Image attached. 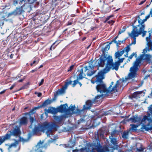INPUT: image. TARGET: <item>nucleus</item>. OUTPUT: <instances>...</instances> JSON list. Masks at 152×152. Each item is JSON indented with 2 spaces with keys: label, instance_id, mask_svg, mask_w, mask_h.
<instances>
[{
  "label": "nucleus",
  "instance_id": "obj_48",
  "mask_svg": "<svg viewBox=\"0 0 152 152\" xmlns=\"http://www.w3.org/2000/svg\"><path fill=\"white\" fill-rule=\"evenodd\" d=\"M110 18L109 17V16L107 17L106 19L104 21V22L105 23L107 22L108 20L110 19Z\"/></svg>",
  "mask_w": 152,
  "mask_h": 152
},
{
  "label": "nucleus",
  "instance_id": "obj_20",
  "mask_svg": "<svg viewBox=\"0 0 152 152\" xmlns=\"http://www.w3.org/2000/svg\"><path fill=\"white\" fill-rule=\"evenodd\" d=\"M66 88H65L64 86L61 89L58 90L57 92V94L58 95L62 94L64 93L65 90Z\"/></svg>",
  "mask_w": 152,
  "mask_h": 152
},
{
  "label": "nucleus",
  "instance_id": "obj_61",
  "mask_svg": "<svg viewBox=\"0 0 152 152\" xmlns=\"http://www.w3.org/2000/svg\"><path fill=\"white\" fill-rule=\"evenodd\" d=\"M148 71L152 72V70H149Z\"/></svg>",
  "mask_w": 152,
  "mask_h": 152
},
{
  "label": "nucleus",
  "instance_id": "obj_44",
  "mask_svg": "<svg viewBox=\"0 0 152 152\" xmlns=\"http://www.w3.org/2000/svg\"><path fill=\"white\" fill-rule=\"evenodd\" d=\"M125 31V28H123V29L121 31H120L119 32L118 34H121L122 33L124 32Z\"/></svg>",
  "mask_w": 152,
  "mask_h": 152
},
{
  "label": "nucleus",
  "instance_id": "obj_2",
  "mask_svg": "<svg viewBox=\"0 0 152 152\" xmlns=\"http://www.w3.org/2000/svg\"><path fill=\"white\" fill-rule=\"evenodd\" d=\"M124 59V58H119L118 61L114 63L111 56L109 55L107 57L102 56L97 60V62L98 65L100 66L103 67L106 64L105 67L104 69V72L107 73L111 69L118 70L120 63L123 62Z\"/></svg>",
  "mask_w": 152,
  "mask_h": 152
},
{
  "label": "nucleus",
  "instance_id": "obj_5",
  "mask_svg": "<svg viewBox=\"0 0 152 152\" xmlns=\"http://www.w3.org/2000/svg\"><path fill=\"white\" fill-rule=\"evenodd\" d=\"M132 122L137 124H142L143 125L149 126L152 123L151 116L149 114L148 116L144 115L141 120V118L138 115H135L133 116L129 119Z\"/></svg>",
  "mask_w": 152,
  "mask_h": 152
},
{
  "label": "nucleus",
  "instance_id": "obj_24",
  "mask_svg": "<svg viewBox=\"0 0 152 152\" xmlns=\"http://www.w3.org/2000/svg\"><path fill=\"white\" fill-rule=\"evenodd\" d=\"M148 115L147 116H148V115L149 114L150 116H151V118H152V115H151L152 114V104L148 107Z\"/></svg>",
  "mask_w": 152,
  "mask_h": 152
},
{
  "label": "nucleus",
  "instance_id": "obj_63",
  "mask_svg": "<svg viewBox=\"0 0 152 152\" xmlns=\"http://www.w3.org/2000/svg\"><path fill=\"white\" fill-rule=\"evenodd\" d=\"M148 6H149V5H147V7H148Z\"/></svg>",
  "mask_w": 152,
  "mask_h": 152
},
{
  "label": "nucleus",
  "instance_id": "obj_12",
  "mask_svg": "<svg viewBox=\"0 0 152 152\" xmlns=\"http://www.w3.org/2000/svg\"><path fill=\"white\" fill-rule=\"evenodd\" d=\"M19 140H15V142L14 143H12L10 145H7L8 146V149L9 150H10V149L11 148H16L18 144V142L19 141H21L23 142L27 141V140H25L23 138H21L20 137H19Z\"/></svg>",
  "mask_w": 152,
  "mask_h": 152
},
{
  "label": "nucleus",
  "instance_id": "obj_3",
  "mask_svg": "<svg viewBox=\"0 0 152 152\" xmlns=\"http://www.w3.org/2000/svg\"><path fill=\"white\" fill-rule=\"evenodd\" d=\"M145 60L146 62L152 65V56L148 54H142L140 58H136L133 64V66L130 69V73L129 74L127 79H131L137 77V72L141 65L142 60Z\"/></svg>",
  "mask_w": 152,
  "mask_h": 152
},
{
  "label": "nucleus",
  "instance_id": "obj_22",
  "mask_svg": "<svg viewBox=\"0 0 152 152\" xmlns=\"http://www.w3.org/2000/svg\"><path fill=\"white\" fill-rule=\"evenodd\" d=\"M141 124H130V126H131V129L132 130H136L137 128Z\"/></svg>",
  "mask_w": 152,
  "mask_h": 152
},
{
  "label": "nucleus",
  "instance_id": "obj_19",
  "mask_svg": "<svg viewBox=\"0 0 152 152\" xmlns=\"http://www.w3.org/2000/svg\"><path fill=\"white\" fill-rule=\"evenodd\" d=\"M111 142L115 146L113 147V149H115L118 148V145L116 139L115 138H112L111 139Z\"/></svg>",
  "mask_w": 152,
  "mask_h": 152
},
{
  "label": "nucleus",
  "instance_id": "obj_53",
  "mask_svg": "<svg viewBox=\"0 0 152 152\" xmlns=\"http://www.w3.org/2000/svg\"><path fill=\"white\" fill-rule=\"evenodd\" d=\"M13 56H14V55L13 54H11L10 56V58H13Z\"/></svg>",
  "mask_w": 152,
  "mask_h": 152
},
{
  "label": "nucleus",
  "instance_id": "obj_4",
  "mask_svg": "<svg viewBox=\"0 0 152 152\" xmlns=\"http://www.w3.org/2000/svg\"><path fill=\"white\" fill-rule=\"evenodd\" d=\"M133 28L131 32L129 33V36L134 39V41L131 44H135L136 43V37L142 34V37L146 35L147 31H144V26L142 25H138L136 26H133Z\"/></svg>",
  "mask_w": 152,
  "mask_h": 152
},
{
  "label": "nucleus",
  "instance_id": "obj_36",
  "mask_svg": "<svg viewBox=\"0 0 152 152\" xmlns=\"http://www.w3.org/2000/svg\"><path fill=\"white\" fill-rule=\"evenodd\" d=\"M53 108L52 107L50 108V109H48L47 110L48 113H53Z\"/></svg>",
  "mask_w": 152,
  "mask_h": 152
},
{
  "label": "nucleus",
  "instance_id": "obj_52",
  "mask_svg": "<svg viewBox=\"0 0 152 152\" xmlns=\"http://www.w3.org/2000/svg\"><path fill=\"white\" fill-rule=\"evenodd\" d=\"M37 70V69H34V70H32L31 72H32V73H33V72H35V71H36Z\"/></svg>",
  "mask_w": 152,
  "mask_h": 152
},
{
  "label": "nucleus",
  "instance_id": "obj_28",
  "mask_svg": "<svg viewBox=\"0 0 152 152\" xmlns=\"http://www.w3.org/2000/svg\"><path fill=\"white\" fill-rule=\"evenodd\" d=\"M134 56H135V57L136 58L137 57V55L136 53H133L130 56L128 57V60L130 61V60L132 59Z\"/></svg>",
  "mask_w": 152,
  "mask_h": 152
},
{
  "label": "nucleus",
  "instance_id": "obj_14",
  "mask_svg": "<svg viewBox=\"0 0 152 152\" xmlns=\"http://www.w3.org/2000/svg\"><path fill=\"white\" fill-rule=\"evenodd\" d=\"M43 142H41V141L38 142L35 146V152H42V150L44 147L43 145Z\"/></svg>",
  "mask_w": 152,
  "mask_h": 152
},
{
  "label": "nucleus",
  "instance_id": "obj_26",
  "mask_svg": "<svg viewBox=\"0 0 152 152\" xmlns=\"http://www.w3.org/2000/svg\"><path fill=\"white\" fill-rule=\"evenodd\" d=\"M110 48V44L107 45L104 48L102 49V51L103 52H106L109 50Z\"/></svg>",
  "mask_w": 152,
  "mask_h": 152
},
{
  "label": "nucleus",
  "instance_id": "obj_9",
  "mask_svg": "<svg viewBox=\"0 0 152 152\" xmlns=\"http://www.w3.org/2000/svg\"><path fill=\"white\" fill-rule=\"evenodd\" d=\"M102 97L104 96H102L101 95H98L95 97V99L93 101H91L90 100H88L86 103V105H84L83 106V109L86 110L89 109L92 103H96L98 102H100L102 99Z\"/></svg>",
  "mask_w": 152,
  "mask_h": 152
},
{
  "label": "nucleus",
  "instance_id": "obj_39",
  "mask_svg": "<svg viewBox=\"0 0 152 152\" xmlns=\"http://www.w3.org/2000/svg\"><path fill=\"white\" fill-rule=\"evenodd\" d=\"M77 80H75L74 81V83L73 84V86L74 87L77 83H78V81Z\"/></svg>",
  "mask_w": 152,
  "mask_h": 152
},
{
  "label": "nucleus",
  "instance_id": "obj_37",
  "mask_svg": "<svg viewBox=\"0 0 152 152\" xmlns=\"http://www.w3.org/2000/svg\"><path fill=\"white\" fill-rule=\"evenodd\" d=\"M125 50V51L127 53H128V52L130 51V48L129 46H128L126 47L124 49Z\"/></svg>",
  "mask_w": 152,
  "mask_h": 152
},
{
  "label": "nucleus",
  "instance_id": "obj_54",
  "mask_svg": "<svg viewBox=\"0 0 152 152\" xmlns=\"http://www.w3.org/2000/svg\"><path fill=\"white\" fill-rule=\"evenodd\" d=\"M128 53H126V54L125 55V56L126 57H128Z\"/></svg>",
  "mask_w": 152,
  "mask_h": 152
},
{
  "label": "nucleus",
  "instance_id": "obj_8",
  "mask_svg": "<svg viewBox=\"0 0 152 152\" xmlns=\"http://www.w3.org/2000/svg\"><path fill=\"white\" fill-rule=\"evenodd\" d=\"M94 148H91V146H89L87 148H85L80 149V152H109L108 148L106 146L102 147L100 144L96 145Z\"/></svg>",
  "mask_w": 152,
  "mask_h": 152
},
{
  "label": "nucleus",
  "instance_id": "obj_27",
  "mask_svg": "<svg viewBox=\"0 0 152 152\" xmlns=\"http://www.w3.org/2000/svg\"><path fill=\"white\" fill-rule=\"evenodd\" d=\"M37 108V107H35L33 109H32V110H31L30 112L28 113H25V115H31V114H32L34 113V110H36Z\"/></svg>",
  "mask_w": 152,
  "mask_h": 152
},
{
  "label": "nucleus",
  "instance_id": "obj_6",
  "mask_svg": "<svg viewBox=\"0 0 152 152\" xmlns=\"http://www.w3.org/2000/svg\"><path fill=\"white\" fill-rule=\"evenodd\" d=\"M52 126L47 122H45L41 125H39L38 126H35L33 131L34 133L37 134L39 132H43L47 130L46 133L48 136L50 137V134L52 133Z\"/></svg>",
  "mask_w": 152,
  "mask_h": 152
},
{
  "label": "nucleus",
  "instance_id": "obj_35",
  "mask_svg": "<svg viewBox=\"0 0 152 152\" xmlns=\"http://www.w3.org/2000/svg\"><path fill=\"white\" fill-rule=\"evenodd\" d=\"M150 49L148 47H146L143 50V51L142 52L143 53V54H145V53H147L148 51H149Z\"/></svg>",
  "mask_w": 152,
  "mask_h": 152
},
{
  "label": "nucleus",
  "instance_id": "obj_51",
  "mask_svg": "<svg viewBox=\"0 0 152 152\" xmlns=\"http://www.w3.org/2000/svg\"><path fill=\"white\" fill-rule=\"evenodd\" d=\"M145 0H144V1H141L140 2V3L139 4V5H141V4H142L144 3L145 2Z\"/></svg>",
  "mask_w": 152,
  "mask_h": 152
},
{
  "label": "nucleus",
  "instance_id": "obj_38",
  "mask_svg": "<svg viewBox=\"0 0 152 152\" xmlns=\"http://www.w3.org/2000/svg\"><path fill=\"white\" fill-rule=\"evenodd\" d=\"M39 62V60L38 59H37L35 60H34L33 62L31 64V66H32L33 64H37Z\"/></svg>",
  "mask_w": 152,
  "mask_h": 152
},
{
  "label": "nucleus",
  "instance_id": "obj_16",
  "mask_svg": "<svg viewBox=\"0 0 152 152\" xmlns=\"http://www.w3.org/2000/svg\"><path fill=\"white\" fill-rule=\"evenodd\" d=\"M66 106H67V105H61L58 108L59 111L61 113L67 112L68 110L66 108Z\"/></svg>",
  "mask_w": 152,
  "mask_h": 152
},
{
  "label": "nucleus",
  "instance_id": "obj_7",
  "mask_svg": "<svg viewBox=\"0 0 152 152\" xmlns=\"http://www.w3.org/2000/svg\"><path fill=\"white\" fill-rule=\"evenodd\" d=\"M20 134V128L18 126L12 130L8 131L4 136L0 137V144L1 145L5 141L10 139L12 136H19Z\"/></svg>",
  "mask_w": 152,
  "mask_h": 152
},
{
  "label": "nucleus",
  "instance_id": "obj_45",
  "mask_svg": "<svg viewBox=\"0 0 152 152\" xmlns=\"http://www.w3.org/2000/svg\"><path fill=\"white\" fill-rule=\"evenodd\" d=\"M56 42H54V43H53V44L51 45V47H50V50H51L52 48H53V49H54L55 48V47H53V45L55 44V43H56Z\"/></svg>",
  "mask_w": 152,
  "mask_h": 152
},
{
  "label": "nucleus",
  "instance_id": "obj_15",
  "mask_svg": "<svg viewBox=\"0 0 152 152\" xmlns=\"http://www.w3.org/2000/svg\"><path fill=\"white\" fill-rule=\"evenodd\" d=\"M151 33L149 34V36L146 37V41L148 42V44L149 47L150 48V49L152 50V42H150Z\"/></svg>",
  "mask_w": 152,
  "mask_h": 152
},
{
  "label": "nucleus",
  "instance_id": "obj_31",
  "mask_svg": "<svg viewBox=\"0 0 152 152\" xmlns=\"http://www.w3.org/2000/svg\"><path fill=\"white\" fill-rule=\"evenodd\" d=\"M30 122L31 123V125L30 126V128H32V126L33 124V123L34 121V118L33 117H30Z\"/></svg>",
  "mask_w": 152,
  "mask_h": 152
},
{
  "label": "nucleus",
  "instance_id": "obj_59",
  "mask_svg": "<svg viewBox=\"0 0 152 152\" xmlns=\"http://www.w3.org/2000/svg\"><path fill=\"white\" fill-rule=\"evenodd\" d=\"M22 81H23V80H22V79H21V80H18V81H19V82H22Z\"/></svg>",
  "mask_w": 152,
  "mask_h": 152
},
{
  "label": "nucleus",
  "instance_id": "obj_47",
  "mask_svg": "<svg viewBox=\"0 0 152 152\" xmlns=\"http://www.w3.org/2000/svg\"><path fill=\"white\" fill-rule=\"evenodd\" d=\"M137 150L138 151H142L143 150V149L141 147L140 149H137Z\"/></svg>",
  "mask_w": 152,
  "mask_h": 152
},
{
  "label": "nucleus",
  "instance_id": "obj_50",
  "mask_svg": "<svg viewBox=\"0 0 152 152\" xmlns=\"http://www.w3.org/2000/svg\"><path fill=\"white\" fill-rule=\"evenodd\" d=\"M5 90H3L2 91H1L0 92V94H4L5 92Z\"/></svg>",
  "mask_w": 152,
  "mask_h": 152
},
{
  "label": "nucleus",
  "instance_id": "obj_33",
  "mask_svg": "<svg viewBox=\"0 0 152 152\" xmlns=\"http://www.w3.org/2000/svg\"><path fill=\"white\" fill-rule=\"evenodd\" d=\"M140 92H134L133 94V97L134 98H136L137 97V95L138 94H140Z\"/></svg>",
  "mask_w": 152,
  "mask_h": 152
},
{
  "label": "nucleus",
  "instance_id": "obj_13",
  "mask_svg": "<svg viewBox=\"0 0 152 152\" xmlns=\"http://www.w3.org/2000/svg\"><path fill=\"white\" fill-rule=\"evenodd\" d=\"M26 5V7H28L27 4H24L21 7V8H17L14 11L11 13V14L13 15H14L20 14L23 11H24L25 10V9L26 8H24V7Z\"/></svg>",
  "mask_w": 152,
  "mask_h": 152
},
{
  "label": "nucleus",
  "instance_id": "obj_32",
  "mask_svg": "<svg viewBox=\"0 0 152 152\" xmlns=\"http://www.w3.org/2000/svg\"><path fill=\"white\" fill-rule=\"evenodd\" d=\"M128 135V132H124L123 133V134H122V137L124 139H127V137Z\"/></svg>",
  "mask_w": 152,
  "mask_h": 152
},
{
  "label": "nucleus",
  "instance_id": "obj_1",
  "mask_svg": "<svg viewBox=\"0 0 152 152\" xmlns=\"http://www.w3.org/2000/svg\"><path fill=\"white\" fill-rule=\"evenodd\" d=\"M104 72V69L98 72V75L96 76V80L94 81L91 80V82L94 84L95 82H99L100 84L96 87L98 92L100 93L102 96L106 97L108 96L113 93L117 92L118 88L119 87L122 80H118L115 85H113V82H112L109 87L106 88L105 84L104 83L102 80L104 78V74L106 73Z\"/></svg>",
  "mask_w": 152,
  "mask_h": 152
},
{
  "label": "nucleus",
  "instance_id": "obj_62",
  "mask_svg": "<svg viewBox=\"0 0 152 152\" xmlns=\"http://www.w3.org/2000/svg\"><path fill=\"white\" fill-rule=\"evenodd\" d=\"M152 2V0H151L150 3H151Z\"/></svg>",
  "mask_w": 152,
  "mask_h": 152
},
{
  "label": "nucleus",
  "instance_id": "obj_10",
  "mask_svg": "<svg viewBox=\"0 0 152 152\" xmlns=\"http://www.w3.org/2000/svg\"><path fill=\"white\" fill-rule=\"evenodd\" d=\"M89 65L88 66H86L84 67L85 69V72L88 71L87 74L88 76H91L93 74L96 72L95 71H91L94 68V66L93 64V62L92 61H90L88 63Z\"/></svg>",
  "mask_w": 152,
  "mask_h": 152
},
{
  "label": "nucleus",
  "instance_id": "obj_64",
  "mask_svg": "<svg viewBox=\"0 0 152 152\" xmlns=\"http://www.w3.org/2000/svg\"><path fill=\"white\" fill-rule=\"evenodd\" d=\"M151 68H152V66H151Z\"/></svg>",
  "mask_w": 152,
  "mask_h": 152
},
{
  "label": "nucleus",
  "instance_id": "obj_21",
  "mask_svg": "<svg viewBox=\"0 0 152 152\" xmlns=\"http://www.w3.org/2000/svg\"><path fill=\"white\" fill-rule=\"evenodd\" d=\"M124 50H122L121 51L116 52L115 53V58H117L121 56L124 53Z\"/></svg>",
  "mask_w": 152,
  "mask_h": 152
},
{
  "label": "nucleus",
  "instance_id": "obj_30",
  "mask_svg": "<svg viewBox=\"0 0 152 152\" xmlns=\"http://www.w3.org/2000/svg\"><path fill=\"white\" fill-rule=\"evenodd\" d=\"M72 81L71 80H69L66 82V83L64 85L65 88H67L68 86L69 85L71 84L72 83Z\"/></svg>",
  "mask_w": 152,
  "mask_h": 152
},
{
  "label": "nucleus",
  "instance_id": "obj_18",
  "mask_svg": "<svg viewBox=\"0 0 152 152\" xmlns=\"http://www.w3.org/2000/svg\"><path fill=\"white\" fill-rule=\"evenodd\" d=\"M27 122V119L26 118L23 117L20 120V125L26 124Z\"/></svg>",
  "mask_w": 152,
  "mask_h": 152
},
{
  "label": "nucleus",
  "instance_id": "obj_40",
  "mask_svg": "<svg viewBox=\"0 0 152 152\" xmlns=\"http://www.w3.org/2000/svg\"><path fill=\"white\" fill-rule=\"evenodd\" d=\"M35 94L37 95L38 97H40L42 96V93H38L37 92H35Z\"/></svg>",
  "mask_w": 152,
  "mask_h": 152
},
{
  "label": "nucleus",
  "instance_id": "obj_43",
  "mask_svg": "<svg viewBox=\"0 0 152 152\" xmlns=\"http://www.w3.org/2000/svg\"><path fill=\"white\" fill-rule=\"evenodd\" d=\"M115 22V21L113 20H111L108 21L107 23L109 24H113Z\"/></svg>",
  "mask_w": 152,
  "mask_h": 152
},
{
  "label": "nucleus",
  "instance_id": "obj_56",
  "mask_svg": "<svg viewBox=\"0 0 152 152\" xmlns=\"http://www.w3.org/2000/svg\"><path fill=\"white\" fill-rule=\"evenodd\" d=\"M78 83L80 85V86H82V84H81V83L80 82H78Z\"/></svg>",
  "mask_w": 152,
  "mask_h": 152
},
{
  "label": "nucleus",
  "instance_id": "obj_23",
  "mask_svg": "<svg viewBox=\"0 0 152 152\" xmlns=\"http://www.w3.org/2000/svg\"><path fill=\"white\" fill-rule=\"evenodd\" d=\"M52 102V100L47 99L42 104V105L44 106H46L48 104H50Z\"/></svg>",
  "mask_w": 152,
  "mask_h": 152
},
{
  "label": "nucleus",
  "instance_id": "obj_11",
  "mask_svg": "<svg viewBox=\"0 0 152 152\" xmlns=\"http://www.w3.org/2000/svg\"><path fill=\"white\" fill-rule=\"evenodd\" d=\"M150 16L152 17V8L151 9L149 15L145 16V19L142 20L139 17L138 19V22L139 23L138 25H143L144 26V28H145V25L144 24V22L150 18Z\"/></svg>",
  "mask_w": 152,
  "mask_h": 152
},
{
  "label": "nucleus",
  "instance_id": "obj_29",
  "mask_svg": "<svg viewBox=\"0 0 152 152\" xmlns=\"http://www.w3.org/2000/svg\"><path fill=\"white\" fill-rule=\"evenodd\" d=\"M75 106L74 107L72 106H71L69 107V109L68 110H69L72 112V113H74V110L75 109Z\"/></svg>",
  "mask_w": 152,
  "mask_h": 152
},
{
  "label": "nucleus",
  "instance_id": "obj_57",
  "mask_svg": "<svg viewBox=\"0 0 152 152\" xmlns=\"http://www.w3.org/2000/svg\"><path fill=\"white\" fill-rule=\"evenodd\" d=\"M115 42L117 44H120V43H118V42H117L116 41H115Z\"/></svg>",
  "mask_w": 152,
  "mask_h": 152
},
{
  "label": "nucleus",
  "instance_id": "obj_55",
  "mask_svg": "<svg viewBox=\"0 0 152 152\" xmlns=\"http://www.w3.org/2000/svg\"><path fill=\"white\" fill-rule=\"evenodd\" d=\"M113 15H110L109 16V17L110 18H111V17H113Z\"/></svg>",
  "mask_w": 152,
  "mask_h": 152
},
{
  "label": "nucleus",
  "instance_id": "obj_34",
  "mask_svg": "<svg viewBox=\"0 0 152 152\" xmlns=\"http://www.w3.org/2000/svg\"><path fill=\"white\" fill-rule=\"evenodd\" d=\"M69 145L70 148H72L75 145V142H72L71 141H69Z\"/></svg>",
  "mask_w": 152,
  "mask_h": 152
},
{
  "label": "nucleus",
  "instance_id": "obj_25",
  "mask_svg": "<svg viewBox=\"0 0 152 152\" xmlns=\"http://www.w3.org/2000/svg\"><path fill=\"white\" fill-rule=\"evenodd\" d=\"M24 0H14L13 4L15 5H16L18 3L21 5L22 2L24 1Z\"/></svg>",
  "mask_w": 152,
  "mask_h": 152
},
{
  "label": "nucleus",
  "instance_id": "obj_41",
  "mask_svg": "<svg viewBox=\"0 0 152 152\" xmlns=\"http://www.w3.org/2000/svg\"><path fill=\"white\" fill-rule=\"evenodd\" d=\"M74 67V65H72L71 66H70V67H69V69L68 70V71L69 72V71H71L72 69H73Z\"/></svg>",
  "mask_w": 152,
  "mask_h": 152
},
{
  "label": "nucleus",
  "instance_id": "obj_46",
  "mask_svg": "<svg viewBox=\"0 0 152 152\" xmlns=\"http://www.w3.org/2000/svg\"><path fill=\"white\" fill-rule=\"evenodd\" d=\"M15 84H14L11 86V87L10 88V90L14 88V87L15 86Z\"/></svg>",
  "mask_w": 152,
  "mask_h": 152
},
{
  "label": "nucleus",
  "instance_id": "obj_42",
  "mask_svg": "<svg viewBox=\"0 0 152 152\" xmlns=\"http://www.w3.org/2000/svg\"><path fill=\"white\" fill-rule=\"evenodd\" d=\"M44 79H42L41 80V82L39 83V86H40L42 85L44 82Z\"/></svg>",
  "mask_w": 152,
  "mask_h": 152
},
{
  "label": "nucleus",
  "instance_id": "obj_17",
  "mask_svg": "<svg viewBox=\"0 0 152 152\" xmlns=\"http://www.w3.org/2000/svg\"><path fill=\"white\" fill-rule=\"evenodd\" d=\"M78 74V75L77 77V80L82 79L84 77L86 76L85 74L83 73V70L82 69L80 71Z\"/></svg>",
  "mask_w": 152,
  "mask_h": 152
},
{
  "label": "nucleus",
  "instance_id": "obj_58",
  "mask_svg": "<svg viewBox=\"0 0 152 152\" xmlns=\"http://www.w3.org/2000/svg\"><path fill=\"white\" fill-rule=\"evenodd\" d=\"M43 67V66L42 65H41L39 67L38 69H39Z\"/></svg>",
  "mask_w": 152,
  "mask_h": 152
},
{
  "label": "nucleus",
  "instance_id": "obj_60",
  "mask_svg": "<svg viewBox=\"0 0 152 152\" xmlns=\"http://www.w3.org/2000/svg\"><path fill=\"white\" fill-rule=\"evenodd\" d=\"M20 146H18V151L20 149Z\"/></svg>",
  "mask_w": 152,
  "mask_h": 152
},
{
  "label": "nucleus",
  "instance_id": "obj_49",
  "mask_svg": "<svg viewBox=\"0 0 152 152\" xmlns=\"http://www.w3.org/2000/svg\"><path fill=\"white\" fill-rule=\"evenodd\" d=\"M27 4V6H28V7H26V5L24 7V8H26L25 9V10H26V9H27V8H28V7H29V6H28V4H26V3H25V4Z\"/></svg>",
  "mask_w": 152,
  "mask_h": 152
}]
</instances>
